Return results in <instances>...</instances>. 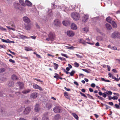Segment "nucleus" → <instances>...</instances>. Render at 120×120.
Here are the masks:
<instances>
[{
  "label": "nucleus",
  "instance_id": "nucleus-6",
  "mask_svg": "<svg viewBox=\"0 0 120 120\" xmlns=\"http://www.w3.org/2000/svg\"><path fill=\"white\" fill-rule=\"evenodd\" d=\"M23 21L25 23H29L30 22V19L27 16H24L23 18Z\"/></svg>",
  "mask_w": 120,
  "mask_h": 120
},
{
  "label": "nucleus",
  "instance_id": "nucleus-17",
  "mask_svg": "<svg viewBox=\"0 0 120 120\" xmlns=\"http://www.w3.org/2000/svg\"><path fill=\"white\" fill-rule=\"evenodd\" d=\"M26 4L28 6H30L32 5V4L29 0H26L25 1Z\"/></svg>",
  "mask_w": 120,
  "mask_h": 120
},
{
  "label": "nucleus",
  "instance_id": "nucleus-11",
  "mask_svg": "<svg viewBox=\"0 0 120 120\" xmlns=\"http://www.w3.org/2000/svg\"><path fill=\"white\" fill-rule=\"evenodd\" d=\"M13 5L15 8L18 9H19L20 5L19 3L16 2H15L13 3Z\"/></svg>",
  "mask_w": 120,
  "mask_h": 120
},
{
  "label": "nucleus",
  "instance_id": "nucleus-57",
  "mask_svg": "<svg viewBox=\"0 0 120 120\" xmlns=\"http://www.w3.org/2000/svg\"><path fill=\"white\" fill-rule=\"evenodd\" d=\"M64 96H67L68 97V93L66 92H65L64 93Z\"/></svg>",
  "mask_w": 120,
  "mask_h": 120
},
{
  "label": "nucleus",
  "instance_id": "nucleus-47",
  "mask_svg": "<svg viewBox=\"0 0 120 120\" xmlns=\"http://www.w3.org/2000/svg\"><path fill=\"white\" fill-rule=\"evenodd\" d=\"M6 47V46L4 45H0V49L2 48L5 49Z\"/></svg>",
  "mask_w": 120,
  "mask_h": 120
},
{
  "label": "nucleus",
  "instance_id": "nucleus-22",
  "mask_svg": "<svg viewBox=\"0 0 120 120\" xmlns=\"http://www.w3.org/2000/svg\"><path fill=\"white\" fill-rule=\"evenodd\" d=\"M111 23L112 26L113 28H115L117 27L116 24L114 21H112Z\"/></svg>",
  "mask_w": 120,
  "mask_h": 120
},
{
  "label": "nucleus",
  "instance_id": "nucleus-34",
  "mask_svg": "<svg viewBox=\"0 0 120 120\" xmlns=\"http://www.w3.org/2000/svg\"><path fill=\"white\" fill-rule=\"evenodd\" d=\"M79 42L84 44H86V42L83 40L82 39H79Z\"/></svg>",
  "mask_w": 120,
  "mask_h": 120
},
{
  "label": "nucleus",
  "instance_id": "nucleus-33",
  "mask_svg": "<svg viewBox=\"0 0 120 120\" xmlns=\"http://www.w3.org/2000/svg\"><path fill=\"white\" fill-rule=\"evenodd\" d=\"M55 75L54 76V77L56 79H58L59 78V76L58 74L56 73H55Z\"/></svg>",
  "mask_w": 120,
  "mask_h": 120
},
{
  "label": "nucleus",
  "instance_id": "nucleus-58",
  "mask_svg": "<svg viewBox=\"0 0 120 120\" xmlns=\"http://www.w3.org/2000/svg\"><path fill=\"white\" fill-rule=\"evenodd\" d=\"M82 70L87 73H89V71L86 69H82Z\"/></svg>",
  "mask_w": 120,
  "mask_h": 120
},
{
  "label": "nucleus",
  "instance_id": "nucleus-54",
  "mask_svg": "<svg viewBox=\"0 0 120 120\" xmlns=\"http://www.w3.org/2000/svg\"><path fill=\"white\" fill-rule=\"evenodd\" d=\"M5 71V69L4 68H1L0 69V72H3Z\"/></svg>",
  "mask_w": 120,
  "mask_h": 120
},
{
  "label": "nucleus",
  "instance_id": "nucleus-56",
  "mask_svg": "<svg viewBox=\"0 0 120 120\" xmlns=\"http://www.w3.org/2000/svg\"><path fill=\"white\" fill-rule=\"evenodd\" d=\"M61 55L64 57H65L66 58H68V56H67V55L66 54H64L63 53H61Z\"/></svg>",
  "mask_w": 120,
  "mask_h": 120
},
{
  "label": "nucleus",
  "instance_id": "nucleus-46",
  "mask_svg": "<svg viewBox=\"0 0 120 120\" xmlns=\"http://www.w3.org/2000/svg\"><path fill=\"white\" fill-rule=\"evenodd\" d=\"M90 98H91L93 100L94 99V98H93V97L92 96L90 95L89 94H86Z\"/></svg>",
  "mask_w": 120,
  "mask_h": 120
},
{
  "label": "nucleus",
  "instance_id": "nucleus-15",
  "mask_svg": "<svg viewBox=\"0 0 120 120\" xmlns=\"http://www.w3.org/2000/svg\"><path fill=\"white\" fill-rule=\"evenodd\" d=\"M71 28L73 30H76L77 29V26L74 23H72L71 25Z\"/></svg>",
  "mask_w": 120,
  "mask_h": 120
},
{
  "label": "nucleus",
  "instance_id": "nucleus-51",
  "mask_svg": "<svg viewBox=\"0 0 120 120\" xmlns=\"http://www.w3.org/2000/svg\"><path fill=\"white\" fill-rule=\"evenodd\" d=\"M0 29L2 30V31H6V29L2 27H1V26H0Z\"/></svg>",
  "mask_w": 120,
  "mask_h": 120
},
{
  "label": "nucleus",
  "instance_id": "nucleus-50",
  "mask_svg": "<svg viewBox=\"0 0 120 120\" xmlns=\"http://www.w3.org/2000/svg\"><path fill=\"white\" fill-rule=\"evenodd\" d=\"M80 94L82 96H83L85 98H87L86 96L84 94H83L81 92H80Z\"/></svg>",
  "mask_w": 120,
  "mask_h": 120
},
{
  "label": "nucleus",
  "instance_id": "nucleus-45",
  "mask_svg": "<svg viewBox=\"0 0 120 120\" xmlns=\"http://www.w3.org/2000/svg\"><path fill=\"white\" fill-rule=\"evenodd\" d=\"M116 108L117 109H120V106L119 105H118L117 104H116L115 105Z\"/></svg>",
  "mask_w": 120,
  "mask_h": 120
},
{
  "label": "nucleus",
  "instance_id": "nucleus-3",
  "mask_svg": "<svg viewBox=\"0 0 120 120\" xmlns=\"http://www.w3.org/2000/svg\"><path fill=\"white\" fill-rule=\"evenodd\" d=\"M111 37L113 38H118L120 39V33L117 32H114L111 34Z\"/></svg>",
  "mask_w": 120,
  "mask_h": 120
},
{
  "label": "nucleus",
  "instance_id": "nucleus-21",
  "mask_svg": "<svg viewBox=\"0 0 120 120\" xmlns=\"http://www.w3.org/2000/svg\"><path fill=\"white\" fill-rule=\"evenodd\" d=\"M18 36L20 38L22 39H24L25 38H29L27 37L25 35H21V34H20L18 35Z\"/></svg>",
  "mask_w": 120,
  "mask_h": 120
},
{
  "label": "nucleus",
  "instance_id": "nucleus-39",
  "mask_svg": "<svg viewBox=\"0 0 120 120\" xmlns=\"http://www.w3.org/2000/svg\"><path fill=\"white\" fill-rule=\"evenodd\" d=\"M101 80L102 81H104L105 82H110V81L108 80H105L103 78H101Z\"/></svg>",
  "mask_w": 120,
  "mask_h": 120
},
{
  "label": "nucleus",
  "instance_id": "nucleus-60",
  "mask_svg": "<svg viewBox=\"0 0 120 120\" xmlns=\"http://www.w3.org/2000/svg\"><path fill=\"white\" fill-rule=\"evenodd\" d=\"M32 119L33 120H38V118L36 117H33V118Z\"/></svg>",
  "mask_w": 120,
  "mask_h": 120
},
{
  "label": "nucleus",
  "instance_id": "nucleus-20",
  "mask_svg": "<svg viewBox=\"0 0 120 120\" xmlns=\"http://www.w3.org/2000/svg\"><path fill=\"white\" fill-rule=\"evenodd\" d=\"M100 95H102V96L104 98H105L107 96L105 92L104 93H102L101 91L99 92L98 93Z\"/></svg>",
  "mask_w": 120,
  "mask_h": 120
},
{
  "label": "nucleus",
  "instance_id": "nucleus-32",
  "mask_svg": "<svg viewBox=\"0 0 120 120\" xmlns=\"http://www.w3.org/2000/svg\"><path fill=\"white\" fill-rule=\"evenodd\" d=\"M106 21L109 23H111L112 21H111V18L110 17H108L106 19Z\"/></svg>",
  "mask_w": 120,
  "mask_h": 120
},
{
  "label": "nucleus",
  "instance_id": "nucleus-42",
  "mask_svg": "<svg viewBox=\"0 0 120 120\" xmlns=\"http://www.w3.org/2000/svg\"><path fill=\"white\" fill-rule=\"evenodd\" d=\"M82 30L84 31V32L86 33L88 31V29L87 28H83Z\"/></svg>",
  "mask_w": 120,
  "mask_h": 120
},
{
  "label": "nucleus",
  "instance_id": "nucleus-53",
  "mask_svg": "<svg viewBox=\"0 0 120 120\" xmlns=\"http://www.w3.org/2000/svg\"><path fill=\"white\" fill-rule=\"evenodd\" d=\"M22 107H21L20 108H19V109L18 110V111L19 112H21L22 111Z\"/></svg>",
  "mask_w": 120,
  "mask_h": 120
},
{
  "label": "nucleus",
  "instance_id": "nucleus-5",
  "mask_svg": "<svg viewBox=\"0 0 120 120\" xmlns=\"http://www.w3.org/2000/svg\"><path fill=\"white\" fill-rule=\"evenodd\" d=\"M33 87L35 89H39L41 91H43V89L41 87L36 84H34L33 85Z\"/></svg>",
  "mask_w": 120,
  "mask_h": 120
},
{
  "label": "nucleus",
  "instance_id": "nucleus-40",
  "mask_svg": "<svg viewBox=\"0 0 120 120\" xmlns=\"http://www.w3.org/2000/svg\"><path fill=\"white\" fill-rule=\"evenodd\" d=\"M74 64L75 65V67H78L79 66V64L75 62Z\"/></svg>",
  "mask_w": 120,
  "mask_h": 120
},
{
  "label": "nucleus",
  "instance_id": "nucleus-24",
  "mask_svg": "<svg viewBox=\"0 0 120 120\" xmlns=\"http://www.w3.org/2000/svg\"><path fill=\"white\" fill-rule=\"evenodd\" d=\"M105 26L108 30H110L112 28L111 26L109 24L106 23L105 24Z\"/></svg>",
  "mask_w": 120,
  "mask_h": 120
},
{
  "label": "nucleus",
  "instance_id": "nucleus-8",
  "mask_svg": "<svg viewBox=\"0 0 120 120\" xmlns=\"http://www.w3.org/2000/svg\"><path fill=\"white\" fill-rule=\"evenodd\" d=\"M17 85L19 86L20 89H22L23 88L24 84L22 82H18L17 83Z\"/></svg>",
  "mask_w": 120,
  "mask_h": 120
},
{
  "label": "nucleus",
  "instance_id": "nucleus-48",
  "mask_svg": "<svg viewBox=\"0 0 120 120\" xmlns=\"http://www.w3.org/2000/svg\"><path fill=\"white\" fill-rule=\"evenodd\" d=\"M112 78L116 80L117 81H118L119 80V79H118L117 78H116L115 76H112Z\"/></svg>",
  "mask_w": 120,
  "mask_h": 120
},
{
  "label": "nucleus",
  "instance_id": "nucleus-31",
  "mask_svg": "<svg viewBox=\"0 0 120 120\" xmlns=\"http://www.w3.org/2000/svg\"><path fill=\"white\" fill-rule=\"evenodd\" d=\"M14 83L13 82L11 81L9 82L8 86H14Z\"/></svg>",
  "mask_w": 120,
  "mask_h": 120
},
{
  "label": "nucleus",
  "instance_id": "nucleus-25",
  "mask_svg": "<svg viewBox=\"0 0 120 120\" xmlns=\"http://www.w3.org/2000/svg\"><path fill=\"white\" fill-rule=\"evenodd\" d=\"M96 39L99 41H100L102 40L103 38L101 36H98L96 37Z\"/></svg>",
  "mask_w": 120,
  "mask_h": 120
},
{
  "label": "nucleus",
  "instance_id": "nucleus-36",
  "mask_svg": "<svg viewBox=\"0 0 120 120\" xmlns=\"http://www.w3.org/2000/svg\"><path fill=\"white\" fill-rule=\"evenodd\" d=\"M105 93L106 94L109 95H111L112 94V92L108 90H107L106 92H105Z\"/></svg>",
  "mask_w": 120,
  "mask_h": 120
},
{
  "label": "nucleus",
  "instance_id": "nucleus-43",
  "mask_svg": "<svg viewBox=\"0 0 120 120\" xmlns=\"http://www.w3.org/2000/svg\"><path fill=\"white\" fill-rule=\"evenodd\" d=\"M60 118V115L58 114L56 115L55 116V118L56 119H58Z\"/></svg>",
  "mask_w": 120,
  "mask_h": 120
},
{
  "label": "nucleus",
  "instance_id": "nucleus-30",
  "mask_svg": "<svg viewBox=\"0 0 120 120\" xmlns=\"http://www.w3.org/2000/svg\"><path fill=\"white\" fill-rule=\"evenodd\" d=\"M1 39L2 40V41L3 42L9 43H11V42H9V40L8 39H7L6 40L2 39Z\"/></svg>",
  "mask_w": 120,
  "mask_h": 120
},
{
  "label": "nucleus",
  "instance_id": "nucleus-44",
  "mask_svg": "<svg viewBox=\"0 0 120 120\" xmlns=\"http://www.w3.org/2000/svg\"><path fill=\"white\" fill-rule=\"evenodd\" d=\"M53 64L55 66V67L54 68V69L55 70H56L57 69V68L58 67V64H56L55 63H54Z\"/></svg>",
  "mask_w": 120,
  "mask_h": 120
},
{
  "label": "nucleus",
  "instance_id": "nucleus-38",
  "mask_svg": "<svg viewBox=\"0 0 120 120\" xmlns=\"http://www.w3.org/2000/svg\"><path fill=\"white\" fill-rule=\"evenodd\" d=\"M25 50L27 51H29L32 50V49H30V48L27 47H25Z\"/></svg>",
  "mask_w": 120,
  "mask_h": 120
},
{
  "label": "nucleus",
  "instance_id": "nucleus-41",
  "mask_svg": "<svg viewBox=\"0 0 120 120\" xmlns=\"http://www.w3.org/2000/svg\"><path fill=\"white\" fill-rule=\"evenodd\" d=\"M112 99L114 100H117L118 99V97L116 96H114L111 97Z\"/></svg>",
  "mask_w": 120,
  "mask_h": 120
},
{
  "label": "nucleus",
  "instance_id": "nucleus-9",
  "mask_svg": "<svg viewBox=\"0 0 120 120\" xmlns=\"http://www.w3.org/2000/svg\"><path fill=\"white\" fill-rule=\"evenodd\" d=\"M67 35L69 37H72L74 35V33L72 31L68 30L67 32Z\"/></svg>",
  "mask_w": 120,
  "mask_h": 120
},
{
  "label": "nucleus",
  "instance_id": "nucleus-61",
  "mask_svg": "<svg viewBox=\"0 0 120 120\" xmlns=\"http://www.w3.org/2000/svg\"><path fill=\"white\" fill-rule=\"evenodd\" d=\"M91 86L93 87H94L95 86V85L94 83H93L91 84Z\"/></svg>",
  "mask_w": 120,
  "mask_h": 120
},
{
  "label": "nucleus",
  "instance_id": "nucleus-29",
  "mask_svg": "<svg viewBox=\"0 0 120 120\" xmlns=\"http://www.w3.org/2000/svg\"><path fill=\"white\" fill-rule=\"evenodd\" d=\"M31 90L29 89H28L27 90H25L22 91V93L24 94H26L29 92Z\"/></svg>",
  "mask_w": 120,
  "mask_h": 120
},
{
  "label": "nucleus",
  "instance_id": "nucleus-62",
  "mask_svg": "<svg viewBox=\"0 0 120 120\" xmlns=\"http://www.w3.org/2000/svg\"><path fill=\"white\" fill-rule=\"evenodd\" d=\"M8 51L10 52L12 54H13V55H15V53L14 52H13L11 51V50H9V49H8Z\"/></svg>",
  "mask_w": 120,
  "mask_h": 120
},
{
  "label": "nucleus",
  "instance_id": "nucleus-4",
  "mask_svg": "<svg viewBox=\"0 0 120 120\" xmlns=\"http://www.w3.org/2000/svg\"><path fill=\"white\" fill-rule=\"evenodd\" d=\"M53 110L54 112L56 113L61 112L62 111L61 108L59 106L53 108Z\"/></svg>",
  "mask_w": 120,
  "mask_h": 120
},
{
  "label": "nucleus",
  "instance_id": "nucleus-35",
  "mask_svg": "<svg viewBox=\"0 0 120 120\" xmlns=\"http://www.w3.org/2000/svg\"><path fill=\"white\" fill-rule=\"evenodd\" d=\"M30 27H31L30 26L28 25H26V26L25 27V29L26 30H29L30 29Z\"/></svg>",
  "mask_w": 120,
  "mask_h": 120
},
{
  "label": "nucleus",
  "instance_id": "nucleus-19",
  "mask_svg": "<svg viewBox=\"0 0 120 120\" xmlns=\"http://www.w3.org/2000/svg\"><path fill=\"white\" fill-rule=\"evenodd\" d=\"M39 105L38 104H36L35 105L34 110L35 112H38L39 110Z\"/></svg>",
  "mask_w": 120,
  "mask_h": 120
},
{
  "label": "nucleus",
  "instance_id": "nucleus-55",
  "mask_svg": "<svg viewBox=\"0 0 120 120\" xmlns=\"http://www.w3.org/2000/svg\"><path fill=\"white\" fill-rule=\"evenodd\" d=\"M9 61L13 63H15V61L11 59H10L9 60Z\"/></svg>",
  "mask_w": 120,
  "mask_h": 120
},
{
  "label": "nucleus",
  "instance_id": "nucleus-2",
  "mask_svg": "<svg viewBox=\"0 0 120 120\" xmlns=\"http://www.w3.org/2000/svg\"><path fill=\"white\" fill-rule=\"evenodd\" d=\"M48 35V37L46 39V40L48 41L53 40L55 37L54 33L51 32H50Z\"/></svg>",
  "mask_w": 120,
  "mask_h": 120
},
{
  "label": "nucleus",
  "instance_id": "nucleus-63",
  "mask_svg": "<svg viewBox=\"0 0 120 120\" xmlns=\"http://www.w3.org/2000/svg\"><path fill=\"white\" fill-rule=\"evenodd\" d=\"M64 89L67 91H70L71 90L70 89L68 88V89L66 87H64Z\"/></svg>",
  "mask_w": 120,
  "mask_h": 120
},
{
  "label": "nucleus",
  "instance_id": "nucleus-28",
  "mask_svg": "<svg viewBox=\"0 0 120 120\" xmlns=\"http://www.w3.org/2000/svg\"><path fill=\"white\" fill-rule=\"evenodd\" d=\"M46 107L49 110L50 109L51 107L52 106V105L51 104L49 103H47L46 105Z\"/></svg>",
  "mask_w": 120,
  "mask_h": 120
},
{
  "label": "nucleus",
  "instance_id": "nucleus-27",
  "mask_svg": "<svg viewBox=\"0 0 120 120\" xmlns=\"http://www.w3.org/2000/svg\"><path fill=\"white\" fill-rule=\"evenodd\" d=\"M72 115L77 120H79V117L75 113H72Z\"/></svg>",
  "mask_w": 120,
  "mask_h": 120
},
{
  "label": "nucleus",
  "instance_id": "nucleus-13",
  "mask_svg": "<svg viewBox=\"0 0 120 120\" xmlns=\"http://www.w3.org/2000/svg\"><path fill=\"white\" fill-rule=\"evenodd\" d=\"M54 24L56 26H59L60 25V22L58 19H56L54 21Z\"/></svg>",
  "mask_w": 120,
  "mask_h": 120
},
{
  "label": "nucleus",
  "instance_id": "nucleus-18",
  "mask_svg": "<svg viewBox=\"0 0 120 120\" xmlns=\"http://www.w3.org/2000/svg\"><path fill=\"white\" fill-rule=\"evenodd\" d=\"M11 78L12 80H17L18 79V78L17 76L14 74L12 75Z\"/></svg>",
  "mask_w": 120,
  "mask_h": 120
},
{
  "label": "nucleus",
  "instance_id": "nucleus-10",
  "mask_svg": "<svg viewBox=\"0 0 120 120\" xmlns=\"http://www.w3.org/2000/svg\"><path fill=\"white\" fill-rule=\"evenodd\" d=\"M63 25L65 26H67L70 25V22L69 20H65L62 22Z\"/></svg>",
  "mask_w": 120,
  "mask_h": 120
},
{
  "label": "nucleus",
  "instance_id": "nucleus-7",
  "mask_svg": "<svg viewBox=\"0 0 120 120\" xmlns=\"http://www.w3.org/2000/svg\"><path fill=\"white\" fill-rule=\"evenodd\" d=\"M31 109L30 107H27L26 108L24 111V114H29L30 111Z\"/></svg>",
  "mask_w": 120,
  "mask_h": 120
},
{
  "label": "nucleus",
  "instance_id": "nucleus-64",
  "mask_svg": "<svg viewBox=\"0 0 120 120\" xmlns=\"http://www.w3.org/2000/svg\"><path fill=\"white\" fill-rule=\"evenodd\" d=\"M109 104L111 105L112 106L113 105V103L112 102H109Z\"/></svg>",
  "mask_w": 120,
  "mask_h": 120
},
{
  "label": "nucleus",
  "instance_id": "nucleus-12",
  "mask_svg": "<svg viewBox=\"0 0 120 120\" xmlns=\"http://www.w3.org/2000/svg\"><path fill=\"white\" fill-rule=\"evenodd\" d=\"M88 18V15H84L82 19V21L83 22H86Z\"/></svg>",
  "mask_w": 120,
  "mask_h": 120
},
{
  "label": "nucleus",
  "instance_id": "nucleus-1",
  "mask_svg": "<svg viewBox=\"0 0 120 120\" xmlns=\"http://www.w3.org/2000/svg\"><path fill=\"white\" fill-rule=\"evenodd\" d=\"M71 15L73 20L75 21L79 20L80 18V15L78 13L76 12H73L71 14Z\"/></svg>",
  "mask_w": 120,
  "mask_h": 120
},
{
  "label": "nucleus",
  "instance_id": "nucleus-23",
  "mask_svg": "<svg viewBox=\"0 0 120 120\" xmlns=\"http://www.w3.org/2000/svg\"><path fill=\"white\" fill-rule=\"evenodd\" d=\"M31 96L33 98H36L37 96V93H33L31 94Z\"/></svg>",
  "mask_w": 120,
  "mask_h": 120
},
{
  "label": "nucleus",
  "instance_id": "nucleus-16",
  "mask_svg": "<svg viewBox=\"0 0 120 120\" xmlns=\"http://www.w3.org/2000/svg\"><path fill=\"white\" fill-rule=\"evenodd\" d=\"M61 9L62 10L64 11L65 12H67V10L68 9V8L65 6H63L61 8Z\"/></svg>",
  "mask_w": 120,
  "mask_h": 120
},
{
  "label": "nucleus",
  "instance_id": "nucleus-26",
  "mask_svg": "<svg viewBox=\"0 0 120 120\" xmlns=\"http://www.w3.org/2000/svg\"><path fill=\"white\" fill-rule=\"evenodd\" d=\"M19 3L21 5L24 6H26V4L24 2V0H19Z\"/></svg>",
  "mask_w": 120,
  "mask_h": 120
},
{
  "label": "nucleus",
  "instance_id": "nucleus-52",
  "mask_svg": "<svg viewBox=\"0 0 120 120\" xmlns=\"http://www.w3.org/2000/svg\"><path fill=\"white\" fill-rule=\"evenodd\" d=\"M58 58L62 60H65V59L63 57H58Z\"/></svg>",
  "mask_w": 120,
  "mask_h": 120
},
{
  "label": "nucleus",
  "instance_id": "nucleus-49",
  "mask_svg": "<svg viewBox=\"0 0 120 120\" xmlns=\"http://www.w3.org/2000/svg\"><path fill=\"white\" fill-rule=\"evenodd\" d=\"M74 47L73 46L71 47L68 46L67 48L69 49H74Z\"/></svg>",
  "mask_w": 120,
  "mask_h": 120
},
{
  "label": "nucleus",
  "instance_id": "nucleus-14",
  "mask_svg": "<svg viewBox=\"0 0 120 120\" xmlns=\"http://www.w3.org/2000/svg\"><path fill=\"white\" fill-rule=\"evenodd\" d=\"M42 120H49V118L47 113H45L44 114L42 118Z\"/></svg>",
  "mask_w": 120,
  "mask_h": 120
},
{
  "label": "nucleus",
  "instance_id": "nucleus-59",
  "mask_svg": "<svg viewBox=\"0 0 120 120\" xmlns=\"http://www.w3.org/2000/svg\"><path fill=\"white\" fill-rule=\"evenodd\" d=\"M76 55L78 57L80 58H82V56H81L77 54H76Z\"/></svg>",
  "mask_w": 120,
  "mask_h": 120
},
{
  "label": "nucleus",
  "instance_id": "nucleus-37",
  "mask_svg": "<svg viewBox=\"0 0 120 120\" xmlns=\"http://www.w3.org/2000/svg\"><path fill=\"white\" fill-rule=\"evenodd\" d=\"M75 73V71L74 70H72L71 71L70 73V75L71 76H73L74 75Z\"/></svg>",
  "mask_w": 120,
  "mask_h": 120
}]
</instances>
